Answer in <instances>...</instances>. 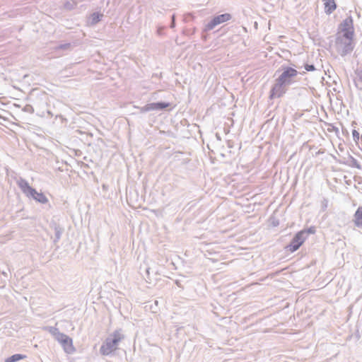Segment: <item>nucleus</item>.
<instances>
[{
    "label": "nucleus",
    "instance_id": "15",
    "mask_svg": "<svg viewBox=\"0 0 362 362\" xmlns=\"http://www.w3.org/2000/svg\"><path fill=\"white\" fill-rule=\"evenodd\" d=\"M93 20L95 21V22L99 21V15L98 14H93Z\"/></svg>",
    "mask_w": 362,
    "mask_h": 362
},
{
    "label": "nucleus",
    "instance_id": "5",
    "mask_svg": "<svg viewBox=\"0 0 362 362\" xmlns=\"http://www.w3.org/2000/svg\"><path fill=\"white\" fill-rule=\"evenodd\" d=\"M298 75V71L293 68L287 66L283 69L281 74L278 77L276 81L281 84H289L292 81V78Z\"/></svg>",
    "mask_w": 362,
    "mask_h": 362
},
{
    "label": "nucleus",
    "instance_id": "1",
    "mask_svg": "<svg viewBox=\"0 0 362 362\" xmlns=\"http://www.w3.org/2000/svg\"><path fill=\"white\" fill-rule=\"evenodd\" d=\"M341 31L343 33V36L349 40L347 43H344L343 52L344 54L353 50V37L354 35V29L353 26V20L351 18H346L340 25ZM337 43L341 45H343L342 40L340 37L337 39Z\"/></svg>",
    "mask_w": 362,
    "mask_h": 362
},
{
    "label": "nucleus",
    "instance_id": "7",
    "mask_svg": "<svg viewBox=\"0 0 362 362\" xmlns=\"http://www.w3.org/2000/svg\"><path fill=\"white\" fill-rule=\"evenodd\" d=\"M284 85L276 81V83L272 88L270 91L269 97L271 99L280 98L285 93L286 90L284 88Z\"/></svg>",
    "mask_w": 362,
    "mask_h": 362
},
{
    "label": "nucleus",
    "instance_id": "9",
    "mask_svg": "<svg viewBox=\"0 0 362 362\" xmlns=\"http://www.w3.org/2000/svg\"><path fill=\"white\" fill-rule=\"evenodd\" d=\"M354 223L358 228H362V206H359L354 214Z\"/></svg>",
    "mask_w": 362,
    "mask_h": 362
},
{
    "label": "nucleus",
    "instance_id": "2",
    "mask_svg": "<svg viewBox=\"0 0 362 362\" xmlns=\"http://www.w3.org/2000/svg\"><path fill=\"white\" fill-rule=\"evenodd\" d=\"M315 226L297 232L291 243L286 247V250L291 253L296 252L303 245L308 236L310 234H315Z\"/></svg>",
    "mask_w": 362,
    "mask_h": 362
},
{
    "label": "nucleus",
    "instance_id": "14",
    "mask_svg": "<svg viewBox=\"0 0 362 362\" xmlns=\"http://www.w3.org/2000/svg\"><path fill=\"white\" fill-rule=\"evenodd\" d=\"M305 69L307 71H311L315 70V66L313 65L306 64Z\"/></svg>",
    "mask_w": 362,
    "mask_h": 362
},
{
    "label": "nucleus",
    "instance_id": "6",
    "mask_svg": "<svg viewBox=\"0 0 362 362\" xmlns=\"http://www.w3.org/2000/svg\"><path fill=\"white\" fill-rule=\"evenodd\" d=\"M231 16L229 13H224L214 17L207 25L209 30L213 29L217 25L225 23L230 20Z\"/></svg>",
    "mask_w": 362,
    "mask_h": 362
},
{
    "label": "nucleus",
    "instance_id": "13",
    "mask_svg": "<svg viewBox=\"0 0 362 362\" xmlns=\"http://www.w3.org/2000/svg\"><path fill=\"white\" fill-rule=\"evenodd\" d=\"M26 358L25 355L23 354H14L5 360V362H16L22 359Z\"/></svg>",
    "mask_w": 362,
    "mask_h": 362
},
{
    "label": "nucleus",
    "instance_id": "3",
    "mask_svg": "<svg viewBox=\"0 0 362 362\" xmlns=\"http://www.w3.org/2000/svg\"><path fill=\"white\" fill-rule=\"evenodd\" d=\"M124 339L123 334L120 331L114 332L100 348V352L103 355H108L117 349L119 342Z\"/></svg>",
    "mask_w": 362,
    "mask_h": 362
},
{
    "label": "nucleus",
    "instance_id": "11",
    "mask_svg": "<svg viewBox=\"0 0 362 362\" xmlns=\"http://www.w3.org/2000/svg\"><path fill=\"white\" fill-rule=\"evenodd\" d=\"M169 103H151L150 105H148V107H146L147 110H159V109H164V108H166L168 107H169Z\"/></svg>",
    "mask_w": 362,
    "mask_h": 362
},
{
    "label": "nucleus",
    "instance_id": "8",
    "mask_svg": "<svg viewBox=\"0 0 362 362\" xmlns=\"http://www.w3.org/2000/svg\"><path fill=\"white\" fill-rule=\"evenodd\" d=\"M18 186L21 190L27 195H34L35 189L32 188L25 180H21L18 182Z\"/></svg>",
    "mask_w": 362,
    "mask_h": 362
},
{
    "label": "nucleus",
    "instance_id": "4",
    "mask_svg": "<svg viewBox=\"0 0 362 362\" xmlns=\"http://www.w3.org/2000/svg\"><path fill=\"white\" fill-rule=\"evenodd\" d=\"M56 332L53 333L55 339L61 344L65 352L71 354L75 351V348L73 344V340L66 334L54 329Z\"/></svg>",
    "mask_w": 362,
    "mask_h": 362
},
{
    "label": "nucleus",
    "instance_id": "10",
    "mask_svg": "<svg viewBox=\"0 0 362 362\" xmlns=\"http://www.w3.org/2000/svg\"><path fill=\"white\" fill-rule=\"evenodd\" d=\"M325 6V13H332L337 8V4L334 0H322Z\"/></svg>",
    "mask_w": 362,
    "mask_h": 362
},
{
    "label": "nucleus",
    "instance_id": "12",
    "mask_svg": "<svg viewBox=\"0 0 362 362\" xmlns=\"http://www.w3.org/2000/svg\"><path fill=\"white\" fill-rule=\"evenodd\" d=\"M33 199H35L36 201L40 202V203H42V204H45L48 202V199L46 197V196L42 194V193H40V192H37L36 190H35V193L34 195H30Z\"/></svg>",
    "mask_w": 362,
    "mask_h": 362
}]
</instances>
